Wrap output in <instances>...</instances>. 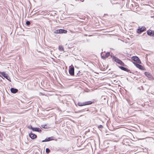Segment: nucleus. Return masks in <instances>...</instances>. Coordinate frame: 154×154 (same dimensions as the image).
<instances>
[{"label": "nucleus", "instance_id": "nucleus-17", "mask_svg": "<svg viewBox=\"0 0 154 154\" xmlns=\"http://www.w3.org/2000/svg\"><path fill=\"white\" fill-rule=\"evenodd\" d=\"M59 49L60 51H64L63 48L62 46H59Z\"/></svg>", "mask_w": 154, "mask_h": 154}, {"label": "nucleus", "instance_id": "nucleus-13", "mask_svg": "<svg viewBox=\"0 0 154 154\" xmlns=\"http://www.w3.org/2000/svg\"><path fill=\"white\" fill-rule=\"evenodd\" d=\"M11 91L12 93L15 94L18 91V90L17 89L14 88H11Z\"/></svg>", "mask_w": 154, "mask_h": 154}, {"label": "nucleus", "instance_id": "nucleus-23", "mask_svg": "<svg viewBox=\"0 0 154 154\" xmlns=\"http://www.w3.org/2000/svg\"><path fill=\"white\" fill-rule=\"evenodd\" d=\"M28 128L29 129L32 130L33 127L32 126L29 125L28 126Z\"/></svg>", "mask_w": 154, "mask_h": 154}, {"label": "nucleus", "instance_id": "nucleus-21", "mask_svg": "<svg viewBox=\"0 0 154 154\" xmlns=\"http://www.w3.org/2000/svg\"><path fill=\"white\" fill-rule=\"evenodd\" d=\"M42 128H47V126L46 125H42Z\"/></svg>", "mask_w": 154, "mask_h": 154}, {"label": "nucleus", "instance_id": "nucleus-18", "mask_svg": "<svg viewBox=\"0 0 154 154\" xmlns=\"http://www.w3.org/2000/svg\"><path fill=\"white\" fill-rule=\"evenodd\" d=\"M119 67L122 70L124 71H125V70L126 69V68L125 67L123 66H119Z\"/></svg>", "mask_w": 154, "mask_h": 154}, {"label": "nucleus", "instance_id": "nucleus-16", "mask_svg": "<svg viewBox=\"0 0 154 154\" xmlns=\"http://www.w3.org/2000/svg\"><path fill=\"white\" fill-rule=\"evenodd\" d=\"M78 105L79 106H85V104L84 102L83 103H81L80 102H79L78 103Z\"/></svg>", "mask_w": 154, "mask_h": 154}, {"label": "nucleus", "instance_id": "nucleus-20", "mask_svg": "<svg viewBox=\"0 0 154 154\" xmlns=\"http://www.w3.org/2000/svg\"><path fill=\"white\" fill-rule=\"evenodd\" d=\"M45 151L47 153H49L50 151V150L48 148H47L46 149Z\"/></svg>", "mask_w": 154, "mask_h": 154}, {"label": "nucleus", "instance_id": "nucleus-22", "mask_svg": "<svg viewBox=\"0 0 154 154\" xmlns=\"http://www.w3.org/2000/svg\"><path fill=\"white\" fill-rule=\"evenodd\" d=\"M54 33H59V29H57L55 30L54 32Z\"/></svg>", "mask_w": 154, "mask_h": 154}, {"label": "nucleus", "instance_id": "nucleus-25", "mask_svg": "<svg viewBox=\"0 0 154 154\" xmlns=\"http://www.w3.org/2000/svg\"><path fill=\"white\" fill-rule=\"evenodd\" d=\"M99 128H102L103 127V126L101 125H99L98 127Z\"/></svg>", "mask_w": 154, "mask_h": 154}, {"label": "nucleus", "instance_id": "nucleus-6", "mask_svg": "<svg viewBox=\"0 0 154 154\" xmlns=\"http://www.w3.org/2000/svg\"><path fill=\"white\" fill-rule=\"evenodd\" d=\"M69 73L71 75H73L74 74V67L70 68L69 70Z\"/></svg>", "mask_w": 154, "mask_h": 154}, {"label": "nucleus", "instance_id": "nucleus-11", "mask_svg": "<svg viewBox=\"0 0 154 154\" xmlns=\"http://www.w3.org/2000/svg\"><path fill=\"white\" fill-rule=\"evenodd\" d=\"M59 33H66L67 32V31L64 29H59Z\"/></svg>", "mask_w": 154, "mask_h": 154}, {"label": "nucleus", "instance_id": "nucleus-26", "mask_svg": "<svg viewBox=\"0 0 154 154\" xmlns=\"http://www.w3.org/2000/svg\"><path fill=\"white\" fill-rule=\"evenodd\" d=\"M84 0H81V1L82 2H83L84 1Z\"/></svg>", "mask_w": 154, "mask_h": 154}, {"label": "nucleus", "instance_id": "nucleus-4", "mask_svg": "<svg viewBox=\"0 0 154 154\" xmlns=\"http://www.w3.org/2000/svg\"><path fill=\"white\" fill-rule=\"evenodd\" d=\"M146 29L144 26H143L141 27H139V28L137 30V32L139 34L143 32Z\"/></svg>", "mask_w": 154, "mask_h": 154}, {"label": "nucleus", "instance_id": "nucleus-8", "mask_svg": "<svg viewBox=\"0 0 154 154\" xmlns=\"http://www.w3.org/2000/svg\"><path fill=\"white\" fill-rule=\"evenodd\" d=\"M134 63V65L136 66V67H137L139 69L141 70L143 69V67L141 65H140L139 64L136 63Z\"/></svg>", "mask_w": 154, "mask_h": 154}, {"label": "nucleus", "instance_id": "nucleus-19", "mask_svg": "<svg viewBox=\"0 0 154 154\" xmlns=\"http://www.w3.org/2000/svg\"><path fill=\"white\" fill-rule=\"evenodd\" d=\"M30 24V22L29 21H27L26 22V24L27 26H29Z\"/></svg>", "mask_w": 154, "mask_h": 154}, {"label": "nucleus", "instance_id": "nucleus-9", "mask_svg": "<svg viewBox=\"0 0 154 154\" xmlns=\"http://www.w3.org/2000/svg\"><path fill=\"white\" fill-rule=\"evenodd\" d=\"M29 137L32 139H34L36 138L37 137L36 135L35 134H33L32 132L29 134Z\"/></svg>", "mask_w": 154, "mask_h": 154}, {"label": "nucleus", "instance_id": "nucleus-3", "mask_svg": "<svg viewBox=\"0 0 154 154\" xmlns=\"http://www.w3.org/2000/svg\"><path fill=\"white\" fill-rule=\"evenodd\" d=\"M131 59L137 63L140 64L141 63V61L139 58L137 56H133Z\"/></svg>", "mask_w": 154, "mask_h": 154}, {"label": "nucleus", "instance_id": "nucleus-24", "mask_svg": "<svg viewBox=\"0 0 154 154\" xmlns=\"http://www.w3.org/2000/svg\"><path fill=\"white\" fill-rule=\"evenodd\" d=\"M125 71L127 72H130V73H131V71L130 70L128 69L127 68H126V69Z\"/></svg>", "mask_w": 154, "mask_h": 154}, {"label": "nucleus", "instance_id": "nucleus-14", "mask_svg": "<svg viewBox=\"0 0 154 154\" xmlns=\"http://www.w3.org/2000/svg\"><path fill=\"white\" fill-rule=\"evenodd\" d=\"M110 55V53L109 52H107L105 56H102L101 57L103 59H105L107 58Z\"/></svg>", "mask_w": 154, "mask_h": 154}, {"label": "nucleus", "instance_id": "nucleus-2", "mask_svg": "<svg viewBox=\"0 0 154 154\" xmlns=\"http://www.w3.org/2000/svg\"><path fill=\"white\" fill-rule=\"evenodd\" d=\"M0 75L2 76V77L3 76L10 82H11V79L10 77L5 72H0Z\"/></svg>", "mask_w": 154, "mask_h": 154}, {"label": "nucleus", "instance_id": "nucleus-15", "mask_svg": "<svg viewBox=\"0 0 154 154\" xmlns=\"http://www.w3.org/2000/svg\"><path fill=\"white\" fill-rule=\"evenodd\" d=\"M85 106L91 105L92 103V102L91 101H88L84 102Z\"/></svg>", "mask_w": 154, "mask_h": 154}, {"label": "nucleus", "instance_id": "nucleus-10", "mask_svg": "<svg viewBox=\"0 0 154 154\" xmlns=\"http://www.w3.org/2000/svg\"><path fill=\"white\" fill-rule=\"evenodd\" d=\"M53 139L52 138V137H49L46 138L45 140L42 141V142H48L50 141L53 140Z\"/></svg>", "mask_w": 154, "mask_h": 154}, {"label": "nucleus", "instance_id": "nucleus-7", "mask_svg": "<svg viewBox=\"0 0 154 154\" xmlns=\"http://www.w3.org/2000/svg\"><path fill=\"white\" fill-rule=\"evenodd\" d=\"M145 75L148 77L150 80L152 79L153 77L152 76L150 73L147 72H145L144 73Z\"/></svg>", "mask_w": 154, "mask_h": 154}, {"label": "nucleus", "instance_id": "nucleus-5", "mask_svg": "<svg viewBox=\"0 0 154 154\" xmlns=\"http://www.w3.org/2000/svg\"><path fill=\"white\" fill-rule=\"evenodd\" d=\"M147 33L149 35L154 37V31L149 30L147 31Z\"/></svg>", "mask_w": 154, "mask_h": 154}, {"label": "nucleus", "instance_id": "nucleus-1", "mask_svg": "<svg viewBox=\"0 0 154 154\" xmlns=\"http://www.w3.org/2000/svg\"><path fill=\"white\" fill-rule=\"evenodd\" d=\"M112 59L116 62L120 64V65L124 66V63L119 59L117 57L113 56L112 57Z\"/></svg>", "mask_w": 154, "mask_h": 154}, {"label": "nucleus", "instance_id": "nucleus-12", "mask_svg": "<svg viewBox=\"0 0 154 154\" xmlns=\"http://www.w3.org/2000/svg\"><path fill=\"white\" fill-rule=\"evenodd\" d=\"M32 130L33 131L40 132L41 131V128H33Z\"/></svg>", "mask_w": 154, "mask_h": 154}]
</instances>
